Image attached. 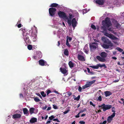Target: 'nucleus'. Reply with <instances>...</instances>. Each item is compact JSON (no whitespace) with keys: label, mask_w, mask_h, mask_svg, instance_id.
<instances>
[{"label":"nucleus","mask_w":124,"mask_h":124,"mask_svg":"<svg viewBox=\"0 0 124 124\" xmlns=\"http://www.w3.org/2000/svg\"><path fill=\"white\" fill-rule=\"evenodd\" d=\"M58 14L60 18H62L65 20H67V23L69 26H71L72 24L73 27L74 29L76 26L77 22L75 18H73L71 22V21L72 18L74 17V16L73 15L72 13L69 14V18L67 16L65 13L63 11H59L58 13Z\"/></svg>","instance_id":"1"},{"label":"nucleus","mask_w":124,"mask_h":124,"mask_svg":"<svg viewBox=\"0 0 124 124\" xmlns=\"http://www.w3.org/2000/svg\"><path fill=\"white\" fill-rule=\"evenodd\" d=\"M101 39L104 42L107 44H104L101 45V46L103 47L106 49H112V47L113 46V44L110 40L105 37H102Z\"/></svg>","instance_id":"2"},{"label":"nucleus","mask_w":124,"mask_h":124,"mask_svg":"<svg viewBox=\"0 0 124 124\" xmlns=\"http://www.w3.org/2000/svg\"><path fill=\"white\" fill-rule=\"evenodd\" d=\"M37 31V29L35 26H34L33 27L31 28L30 31V32L31 33V35L32 39L34 41H36L37 40L36 33Z\"/></svg>","instance_id":"3"},{"label":"nucleus","mask_w":124,"mask_h":124,"mask_svg":"<svg viewBox=\"0 0 124 124\" xmlns=\"http://www.w3.org/2000/svg\"><path fill=\"white\" fill-rule=\"evenodd\" d=\"M20 31H21L23 36V38L26 43H30V40L29 39V37L28 36V33L27 32L25 28H22L20 29Z\"/></svg>","instance_id":"4"},{"label":"nucleus","mask_w":124,"mask_h":124,"mask_svg":"<svg viewBox=\"0 0 124 124\" xmlns=\"http://www.w3.org/2000/svg\"><path fill=\"white\" fill-rule=\"evenodd\" d=\"M102 24L104 26L108 28L112 25L110 21V19L108 17L106 18L105 20L102 21Z\"/></svg>","instance_id":"5"},{"label":"nucleus","mask_w":124,"mask_h":124,"mask_svg":"<svg viewBox=\"0 0 124 124\" xmlns=\"http://www.w3.org/2000/svg\"><path fill=\"white\" fill-rule=\"evenodd\" d=\"M77 58L80 61L84 62L85 61V56L81 51H80L79 54H78Z\"/></svg>","instance_id":"6"},{"label":"nucleus","mask_w":124,"mask_h":124,"mask_svg":"<svg viewBox=\"0 0 124 124\" xmlns=\"http://www.w3.org/2000/svg\"><path fill=\"white\" fill-rule=\"evenodd\" d=\"M95 81V80H94L91 81L87 82L85 85L82 86V89H84L86 88L89 87L91 86L94 83Z\"/></svg>","instance_id":"7"},{"label":"nucleus","mask_w":124,"mask_h":124,"mask_svg":"<svg viewBox=\"0 0 124 124\" xmlns=\"http://www.w3.org/2000/svg\"><path fill=\"white\" fill-rule=\"evenodd\" d=\"M104 35L112 39H117V38L114 36L113 35L111 34H109L105 31H103Z\"/></svg>","instance_id":"8"},{"label":"nucleus","mask_w":124,"mask_h":124,"mask_svg":"<svg viewBox=\"0 0 124 124\" xmlns=\"http://www.w3.org/2000/svg\"><path fill=\"white\" fill-rule=\"evenodd\" d=\"M89 67L94 69H98L99 67L101 68L104 67L105 68H106L107 67L106 65L104 64H97L96 65L90 66Z\"/></svg>","instance_id":"9"},{"label":"nucleus","mask_w":124,"mask_h":124,"mask_svg":"<svg viewBox=\"0 0 124 124\" xmlns=\"http://www.w3.org/2000/svg\"><path fill=\"white\" fill-rule=\"evenodd\" d=\"M42 56V54L40 52H36L33 56V58L34 59H37L41 58Z\"/></svg>","instance_id":"10"},{"label":"nucleus","mask_w":124,"mask_h":124,"mask_svg":"<svg viewBox=\"0 0 124 124\" xmlns=\"http://www.w3.org/2000/svg\"><path fill=\"white\" fill-rule=\"evenodd\" d=\"M100 107H101L103 109V111H105L111 108L112 106L110 105H105V104H103Z\"/></svg>","instance_id":"11"},{"label":"nucleus","mask_w":124,"mask_h":124,"mask_svg":"<svg viewBox=\"0 0 124 124\" xmlns=\"http://www.w3.org/2000/svg\"><path fill=\"white\" fill-rule=\"evenodd\" d=\"M56 11V9L54 8H50L49 9V13L50 15L53 16L55 14Z\"/></svg>","instance_id":"12"},{"label":"nucleus","mask_w":124,"mask_h":124,"mask_svg":"<svg viewBox=\"0 0 124 124\" xmlns=\"http://www.w3.org/2000/svg\"><path fill=\"white\" fill-rule=\"evenodd\" d=\"M89 45L90 49L92 50L95 49L98 47V44L96 43L90 44Z\"/></svg>","instance_id":"13"},{"label":"nucleus","mask_w":124,"mask_h":124,"mask_svg":"<svg viewBox=\"0 0 124 124\" xmlns=\"http://www.w3.org/2000/svg\"><path fill=\"white\" fill-rule=\"evenodd\" d=\"M115 113L114 112L111 116H108L107 118V121L108 123H110L113 120L115 115Z\"/></svg>","instance_id":"14"},{"label":"nucleus","mask_w":124,"mask_h":124,"mask_svg":"<svg viewBox=\"0 0 124 124\" xmlns=\"http://www.w3.org/2000/svg\"><path fill=\"white\" fill-rule=\"evenodd\" d=\"M60 70L61 72L64 74H65L66 75H67L68 74V70L66 69V67L65 68H60Z\"/></svg>","instance_id":"15"},{"label":"nucleus","mask_w":124,"mask_h":124,"mask_svg":"<svg viewBox=\"0 0 124 124\" xmlns=\"http://www.w3.org/2000/svg\"><path fill=\"white\" fill-rule=\"evenodd\" d=\"M96 58L99 61L101 62H104L106 61L105 58L101 57L99 56H96Z\"/></svg>","instance_id":"16"},{"label":"nucleus","mask_w":124,"mask_h":124,"mask_svg":"<svg viewBox=\"0 0 124 124\" xmlns=\"http://www.w3.org/2000/svg\"><path fill=\"white\" fill-rule=\"evenodd\" d=\"M21 116V114H16L13 116V118H19Z\"/></svg>","instance_id":"17"},{"label":"nucleus","mask_w":124,"mask_h":124,"mask_svg":"<svg viewBox=\"0 0 124 124\" xmlns=\"http://www.w3.org/2000/svg\"><path fill=\"white\" fill-rule=\"evenodd\" d=\"M39 64L42 66L46 65V62L42 60H40L39 61Z\"/></svg>","instance_id":"18"},{"label":"nucleus","mask_w":124,"mask_h":124,"mask_svg":"<svg viewBox=\"0 0 124 124\" xmlns=\"http://www.w3.org/2000/svg\"><path fill=\"white\" fill-rule=\"evenodd\" d=\"M100 55L101 57L105 58L106 57L107 54V53L105 52H103L100 53Z\"/></svg>","instance_id":"19"},{"label":"nucleus","mask_w":124,"mask_h":124,"mask_svg":"<svg viewBox=\"0 0 124 124\" xmlns=\"http://www.w3.org/2000/svg\"><path fill=\"white\" fill-rule=\"evenodd\" d=\"M37 119L36 118L32 117L30 120V122L31 123H33L37 121Z\"/></svg>","instance_id":"20"},{"label":"nucleus","mask_w":124,"mask_h":124,"mask_svg":"<svg viewBox=\"0 0 124 124\" xmlns=\"http://www.w3.org/2000/svg\"><path fill=\"white\" fill-rule=\"evenodd\" d=\"M96 2L98 4L102 5L103 3V0H96Z\"/></svg>","instance_id":"21"},{"label":"nucleus","mask_w":124,"mask_h":124,"mask_svg":"<svg viewBox=\"0 0 124 124\" xmlns=\"http://www.w3.org/2000/svg\"><path fill=\"white\" fill-rule=\"evenodd\" d=\"M105 96L106 97L109 96L112 94L109 91H106L105 92Z\"/></svg>","instance_id":"22"},{"label":"nucleus","mask_w":124,"mask_h":124,"mask_svg":"<svg viewBox=\"0 0 124 124\" xmlns=\"http://www.w3.org/2000/svg\"><path fill=\"white\" fill-rule=\"evenodd\" d=\"M23 111L24 114L26 115L27 116L28 115V111L26 108H23Z\"/></svg>","instance_id":"23"},{"label":"nucleus","mask_w":124,"mask_h":124,"mask_svg":"<svg viewBox=\"0 0 124 124\" xmlns=\"http://www.w3.org/2000/svg\"><path fill=\"white\" fill-rule=\"evenodd\" d=\"M84 52L86 54H87L88 52V48L87 45H85L84 49Z\"/></svg>","instance_id":"24"},{"label":"nucleus","mask_w":124,"mask_h":124,"mask_svg":"<svg viewBox=\"0 0 124 124\" xmlns=\"http://www.w3.org/2000/svg\"><path fill=\"white\" fill-rule=\"evenodd\" d=\"M34 108H30V112L31 114L34 113Z\"/></svg>","instance_id":"25"},{"label":"nucleus","mask_w":124,"mask_h":124,"mask_svg":"<svg viewBox=\"0 0 124 124\" xmlns=\"http://www.w3.org/2000/svg\"><path fill=\"white\" fill-rule=\"evenodd\" d=\"M72 39V38L68 36H67L66 37V41L69 42H70Z\"/></svg>","instance_id":"26"},{"label":"nucleus","mask_w":124,"mask_h":124,"mask_svg":"<svg viewBox=\"0 0 124 124\" xmlns=\"http://www.w3.org/2000/svg\"><path fill=\"white\" fill-rule=\"evenodd\" d=\"M69 64L70 68H72L73 67V63L71 61L69 62Z\"/></svg>","instance_id":"27"},{"label":"nucleus","mask_w":124,"mask_h":124,"mask_svg":"<svg viewBox=\"0 0 124 124\" xmlns=\"http://www.w3.org/2000/svg\"><path fill=\"white\" fill-rule=\"evenodd\" d=\"M64 93H66L67 96H66V97H69L72 94V93L70 92H69L67 93H64Z\"/></svg>","instance_id":"28"},{"label":"nucleus","mask_w":124,"mask_h":124,"mask_svg":"<svg viewBox=\"0 0 124 124\" xmlns=\"http://www.w3.org/2000/svg\"><path fill=\"white\" fill-rule=\"evenodd\" d=\"M64 54L66 55H68V51L67 49H66L65 50Z\"/></svg>","instance_id":"29"},{"label":"nucleus","mask_w":124,"mask_h":124,"mask_svg":"<svg viewBox=\"0 0 124 124\" xmlns=\"http://www.w3.org/2000/svg\"><path fill=\"white\" fill-rule=\"evenodd\" d=\"M115 49L117 50L119 52H122L123 51V49H121V48H120L119 47H117L116 48H115Z\"/></svg>","instance_id":"30"},{"label":"nucleus","mask_w":124,"mask_h":124,"mask_svg":"<svg viewBox=\"0 0 124 124\" xmlns=\"http://www.w3.org/2000/svg\"><path fill=\"white\" fill-rule=\"evenodd\" d=\"M58 5L56 3H53L50 6V7H57Z\"/></svg>","instance_id":"31"},{"label":"nucleus","mask_w":124,"mask_h":124,"mask_svg":"<svg viewBox=\"0 0 124 124\" xmlns=\"http://www.w3.org/2000/svg\"><path fill=\"white\" fill-rule=\"evenodd\" d=\"M34 100L38 102L40 101V100L37 97H35L34 98Z\"/></svg>","instance_id":"32"},{"label":"nucleus","mask_w":124,"mask_h":124,"mask_svg":"<svg viewBox=\"0 0 124 124\" xmlns=\"http://www.w3.org/2000/svg\"><path fill=\"white\" fill-rule=\"evenodd\" d=\"M27 48L29 50H31L32 48V45H29L27 46Z\"/></svg>","instance_id":"33"},{"label":"nucleus","mask_w":124,"mask_h":124,"mask_svg":"<svg viewBox=\"0 0 124 124\" xmlns=\"http://www.w3.org/2000/svg\"><path fill=\"white\" fill-rule=\"evenodd\" d=\"M80 96L79 95H78V97H76L74 99L75 100H76V101H78L80 98Z\"/></svg>","instance_id":"34"},{"label":"nucleus","mask_w":124,"mask_h":124,"mask_svg":"<svg viewBox=\"0 0 124 124\" xmlns=\"http://www.w3.org/2000/svg\"><path fill=\"white\" fill-rule=\"evenodd\" d=\"M97 101H102V98L101 96H99L97 99Z\"/></svg>","instance_id":"35"},{"label":"nucleus","mask_w":124,"mask_h":124,"mask_svg":"<svg viewBox=\"0 0 124 124\" xmlns=\"http://www.w3.org/2000/svg\"><path fill=\"white\" fill-rule=\"evenodd\" d=\"M41 95L44 97L46 96V94H45V93L43 91H42L41 93Z\"/></svg>","instance_id":"36"},{"label":"nucleus","mask_w":124,"mask_h":124,"mask_svg":"<svg viewBox=\"0 0 124 124\" xmlns=\"http://www.w3.org/2000/svg\"><path fill=\"white\" fill-rule=\"evenodd\" d=\"M115 22L116 23L115 24V26H116L117 28H118L119 26L117 22L115 21Z\"/></svg>","instance_id":"37"},{"label":"nucleus","mask_w":124,"mask_h":124,"mask_svg":"<svg viewBox=\"0 0 124 124\" xmlns=\"http://www.w3.org/2000/svg\"><path fill=\"white\" fill-rule=\"evenodd\" d=\"M66 45L69 47H70L71 46L70 44V43L68 41H66Z\"/></svg>","instance_id":"38"},{"label":"nucleus","mask_w":124,"mask_h":124,"mask_svg":"<svg viewBox=\"0 0 124 124\" xmlns=\"http://www.w3.org/2000/svg\"><path fill=\"white\" fill-rule=\"evenodd\" d=\"M88 11V10H87L86 9H84L83 11V14H84L86 13Z\"/></svg>","instance_id":"39"},{"label":"nucleus","mask_w":124,"mask_h":124,"mask_svg":"<svg viewBox=\"0 0 124 124\" xmlns=\"http://www.w3.org/2000/svg\"><path fill=\"white\" fill-rule=\"evenodd\" d=\"M51 92V91L49 90H47L46 91L47 95H48Z\"/></svg>","instance_id":"40"},{"label":"nucleus","mask_w":124,"mask_h":124,"mask_svg":"<svg viewBox=\"0 0 124 124\" xmlns=\"http://www.w3.org/2000/svg\"><path fill=\"white\" fill-rule=\"evenodd\" d=\"M91 28L93 29H96V27L93 24H92L91 26Z\"/></svg>","instance_id":"41"},{"label":"nucleus","mask_w":124,"mask_h":124,"mask_svg":"<svg viewBox=\"0 0 124 124\" xmlns=\"http://www.w3.org/2000/svg\"><path fill=\"white\" fill-rule=\"evenodd\" d=\"M82 87L80 86H79L78 87V90L79 92H81V90L82 89Z\"/></svg>","instance_id":"42"},{"label":"nucleus","mask_w":124,"mask_h":124,"mask_svg":"<svg viewBox=\"0 0 124 124\" xmlns=\"http://www.w3.org/2000/svg\"><path fill=\"white\" fill-rule=\"evenodd\" d=\"M54 118V116L53 115L49 117V119L50 120H52V119Z\"/></svg>","instance_id":"43"},{"label":"nucleus","mask_w":124,"mask_h":124,"mask_svg":"<svg viewBox=\"0 0 124 124\" xmlns=\"http://www.w3.org/2000/svg\"><path fill=\"white\" fill-rule=\"evenodd\" d=\"M87 70L88 72L89 73L91 74H92V73L90 71V69L89 68H87Z\"/></svg>","instance_id":"44"},{"label":"nucleus","mask_w":124,"mask_h":124,"mask_svg":"<svg viewBox=\"0 0 124 124\" xmlns=\"http://www.w3.org/2000/svg\"><path fill=\"white\" fill-rule=\"evenodd\" d=\"M53 108L54 109H57L58 108L57 106L56 105H53Z\"/></svg>","instance_id":"45"},{"label":"nucleus","mask_w":124,"mask_h":124,"mask_svg":"<svg viewBox=\"0 0 124 124\" xmlns=\"http://www.w3.org/2000/svg\"><path fill=\"white\" fill-rule=\"evenodd\" d=\"M108 30L109 31L112 32V33H113V32L112 31H113L112 29V28H108Z\"/></svg>","instance_id":"46"},{"label":"nucleus","mask_w":124,"mask_h":124,"mask_svg":"<svg viewBox=\"0 0 124 124\" xmlns=\"http://www.w3.org/2000/svg\"><path fill=\"white\" fill-rule=\"evenodd\" d=\"M107 123V121L106 120L104 121L102 123H101L99 124H106Z\"/></svg>","instance_id":"47"},{"label":"nucleus","mask_w":124,"mask_h":124,"mask_svg":"<svg viewBox=\"0 0 124 124\" xmlns=\"http://www.w3.org/2000/svg\"><path fill=\"white\" fill-rule=\"evenodd\" d=\"M51 109V107L50 106H49L47 108V110L49 111V110H50Z\"/></svg>","instance_id":"48"},{"label":"nucleus","mask_w":124,"mask_h":124,"mask_svg":"<svg viewBox=\"0 0 124 124\" xmlns=\"http://www.w3.org/2000/svg\"><path fill=\"white\" fill-rule=\"evenodd\" d=\"M69 111V110L68 109L66 111L64 112H63V113L64 114H67V113Z\"/></svg>","instance_id":"49"},{"label":"nucleus","mask_w":124,"mask_h":124,"mask_svg":"<svg viewBox=\"0 0 124 124\" xmlns=\"http://www.w3.org/2000/svg\"><path fill=\"white\" fill-rule=\"evenodd\" d=\"M53 120V121H56L57 122H60V121L59 120H58V118H56V119H54Z\"/></svg>","instance_id":"50"},{"label":"nucleus","mask_w":124,"mask_h":124,"mask_svg":"<svg viewBox=\"0 0 124 124\" xmlns=\"http://www.w3.org/2000/svg\"><path fill=\"white\" fill-rule=\"evenodd\" d=\"M79 123L81 124H85V122L83 121H80L79 122Z\"/></svg>","instance_id":"51"},{"label":"nucleus","mask_w":124,"mask_h":124,"mask_svg":"<svg viewBox=\"0 0 124 124\" xmlns=\"http://www.w3.org/2000/svg\"><path fill=\"white\" fill-rule=\"evenodd\" d=\"M112 111L113 112H115V108L114 107H112Z\"/></svg>","instance_id":"52"},{"label":"nucleus","mask_w":124,"mask_h":124,"mask_svg":"<svg viewBox=\"0 0 124 124\" xmlns=\"http://www.w3.org/2000/svg\"><path fill=\"white\" fill-rule=\"evenodd\" d=\"M47 108V106L46 105L45 106L43 107L42 108V109L43 110H45L46 108Z\"/></svg>","instance_id":"53"},{"label":"nucleus","mask_w":124,"mask_h":124,"mask_svg":"<svg viewBox=\"0 0 124 124\" xmlns=\"http://www.w3.org/2000/svg\"><path fill=\"white\" fill-rule=\"evenodd\" d=\"M90 104L92 105L94 107L95 106V105L94 104H93V103L91 101H90Z\"/></svg>","instance_id":"54"},{"label":"nucleus","mask_w":124,"mask_h":124,"mask_svg":"<svg viewBox=\"0 0 124 124\" xmlns=\"http://www.w3.org/2000/svg\"><path fill=\"white\" fill-rule=\"evenodd\" d=\"M79 113H78L77 115H76L75 117L76 118H78L79 117Z\"/></svg>","instance_id":"55"},{"label":"nucleus","mask_w":124,"mask_h":124,"mask_svg":"<svg viewBox=\"0 0 124 124\" xmlns=\"http://www.w3.org/2000/svg\"><path fill=\"white\" fill-rule=\"evenodd\" d=\"M119 81V79L116 80H114L113 81V82H115V83L117 82H118Z\"/></svg>","instance_id":"56"},{"label":"nucleus","mask_w":124,"mask_h":124,"mask_svg":"<svg viewBox=\"0 0 124 124\" xmlns=\"http://www.w3.org/2000/svg\"><path fill=\"white\" fill-rule=\"evenodd\" d=\"M17 26L19 28H20L21 27V24H19L17 25Z\"/></svg>","instance_id":"57"},{"label":"nucleus","mask_w":124,"mask_h":124,"mask_svg":"<svg viewBox=\"0 0 124 124\" xmlns=\"http://www.w3.org/2000/svg\"><path fill=\"white\" fill-rule=\"evenodd\" d=\"M116 51H113V54L114 55H116Z\"/></svg>","instance_id":"58"},{"label":"nucleus","mask_w":124,"mask_h":124,"mask_svg":"<svg viewBox=\"0 0 124 124\" xmlns=\"http://www.w3.org/2000/svg\"><path fill=\"white\" fill-rule=\"evenodd\" d=\"M54 93H55L58 94H60V93H58L57 91H54Z\"/></svg>","instance_id":"59"},{"label":"nucleus","mask_w":124,"mask_h":124,"mask_svg":"<svg viewBox=\"0 0 124 124\" xmlns=\"http://www.w3.org/2000/svg\"><path fill=\"white\" fill-rule=\"evenodd\" d=\"M61 33V31H58L57 32V34L58 35L60 33Z\"/></svg>","instance_id":"60"},{"label":"nucleus","mask_w":124,"mask_h":124,"mask_svg":"<svg viewBox=\"0 0 124 124\" xmlns=\"http://www.w3.org/2000/svg\"><path fill=\"white\" fill-rule=\"evenodd\" d=\"M112 58L113 59H114V60H116L117 59V58L115 57H112Z\"/></svg>","instance_id":"61"},{"label":"nucleus","mask_w":124,"mask_h":124,"mask_svg":"<svg viewBox=\"0 0 124 124\" xmlns=\"http://www.w3.org/2000/svg\"><path fill=\"white\" fill-rule=\"evenodd\" d=\"M36 95L39 96H41V95L39 93H37L36 94Z\"/></svg>","instance_id":"62"},{"label":"nucleus","mask_w":124,"mask_h":124,"mask_svg":"<svg viewBox=\"0 0 124 124\" xmlns=\"http://www.w3.org/2000/svg\"><path fill=\"white\" fill-rule=\"evenodd\" d=\"M48 117V116L47 115L45 117V120Z\"/></svg>","instance_id":"63"},{"label":"nucleus","mask_w":124,"mask_h":124,"mask_svg":"<svg viewBox=\"0 0 124 124\" xmlns=\"http://www.w3.org/2000/svg\"><path fill=\"white\" fill-rule=\"evenodd\" d=\"M121 100L123 101V102H124V99L123 98H121Z\"/></svg>","instance_id":"64"}]
</instances>
